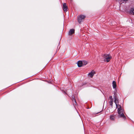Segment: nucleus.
<instances>
[{
    "mask_svg": "<svg viewBox=\"0 0 134 134\" xmlns=\"http://www.w3.org/2000/svg\"><path fill=\"white\" fill-rule=\"evenodd\" d=\"M57 47H56L55 48H53L52 49L51 53L52 55H54L57 53Z\"/></svg>",
    "mask_w": 134,
    "mask_h": 134,
    "instance_id": "20e7f679",
    "label": "nucleus"
},
{
    "mask_svg": "<svg viewBox=\"0 0 134 134\" xmlns=\"http://www.w3.org/2000/svg\"><path fill=\"white\" fill-rule=\"evenodd\" d=\"M116 117V115L115 114H113L110 116V120L112 121H114L115 118Z\"/></svg>",
    "mask_w": 134,
    "mask_h": 134,
    "instance_id": "423d86ee",
    "label": "nucleus"
},
{
    "mask_svg": "<svg viewBox=\"0 0 134 134\" xmlns=\"http://www.w3.org/2000/svg\"><path fill=\"white\" fill-rule=\"evenodd\" d=\"M109 98L110 99H111L110 100H113V99L112 98V97L111 96H109Z\"/></svg>",
    "mask_w": 134,
    "mask_h": 134,
    "instance_id": "f3484780",
    "label": "nucleus"
},
{
    "mask_svg": "<svg viewBox=\"0 0 134 134\" xmlns=\"http://www.w3.org/2000/svg\"><path fill=\"white\" fill-rule=\"evenodd\" d=\"M116 1L118 2L119 3L122 4L124 3V2H126L128 0H115Z\"/></svg>",
    "mask_w": 134,
    "mask_h": 134,
    "instance_id": "9b49d317",
    "label": "nucleus"
},
{
    "mask_svg": "<svg viewBox=\"0 0 134 134\" xmlns=\"http://www.w3.org/2000/svg\"><path fill=\"white\" fill-rule=\"evenodd\" d=\"M130 13L134 15V8H131L130 11Z\"/></svg>",
    "mask_w": 134,
    "mask_h": 134,
    "instance_id": "f8f14e48",
    "label": "nucleus"
},
{
    "mask_svg": "<svg viewBox=\"0 0 134 134\" xmlns=\"http://www.w3.org/2000/svg\"><path fill=\"white\" fill-rule=\"evenodd\" d=\"M111 58V56H108L105 59H104V61H106L107 62H109Z\"/></svg>",
    "mask_w": 134,
    "mask_h": 134,
    "instance_id": "1a4fd4ad",
    "label": "nucleus"
},
{
    "mask_svg": "<svg viewBox=\"0 0 134 134\" xmlns=\"http://www.w3.org/2000/svg\"><path fill=\"white\" fill-rule=\"evenodd\" d=\"M109 54H104L103 55V58H105V59L106 58L108 57V56H109Z\"/></svg>",
    "mask_w": 134,
    "mask_h": 134,
    "instance_id": "4468645a",
    "label": "nucleus"
},
{
    "mask_svg": "<svg viewBox=\"0 0 134 134\" xmlns=\"http://www.w3.org/2000/svg\"><path fill=\"white\" fill-rule=\"evenodd\" d=\"M83 66L86 65L87 64V62L86 61H82Z\"/></svg>",
    "mask_w": 134,
    "mask_h": 134,
    "instance_id": "2eb2a0df",
    "label": "nucleus"
},
{
    "mask_svg": "<svg viewBox=\"0 0 134 134\" xmlns=\"http://www.w3.org/2000/svg\"><path fill=\"white\" fill-rule=\"evenodd\" d=\"M85 17H86L85 16L82 15H81L78 16L77 18L78 22L79 23H81V22L82 21V20H84Z\"/></svg>",
    "mask_w": 134,
    "mask_h": 134,
    "instance_id": "f03ea898",
    "label": "nucleus"
},
{
    "mask_svg": "<svg viewBox=\"0 0 134 134\" xmlns=\"http://www.w3.org/2000/svg\"><path fill=\"white\" fill-rule=\"evenodd\" d=\"M113 100H110L109 102V103L110 105L111 106L113 105Z\"/></svg>",
    "mask_w": 134,
    "mask_h": 134,
    "instance_id": "dca6fc26",
    "label": "nucleus"
},
{
    "mask_svg": "<svg viewBox=\"0 0 134 134\" xmlns=\"http://www.w3.org/2000/svg\"><path fill=\"white\" fill-rule=\"evenodd\" d=\"M63 9L65 12H66L68 11V8L66 3H64L63 4Z\"/></svg>",
    "mask_w": 134,
    "mask_h": 134,
    "instance_id": "7ed1b4c3",
    "label": "nucleus"
},
{
    "mask_svg": "<svg viewBox=\"0 0 134 134\" xmlns=\"http://www.w3.org/2000/svg\"><path fill=\"white\" fill-rule=\"evenodd\" d=\"M75 99L74 95H72V99Z\"/></svg>",
    "mask_w": 134,
    "mask_h": 134,
    "instance_id": "a211bd4d",
    "label": "nucleus"
},
{
    "mask_svg": "<svg viewBox=\"0 0 134 134\" xmlns=\"http://www.w3.org/2000/svg\"><path fill=\"white\" fill-rule=\"evenodd\" d=\"M116 94L115 93H114V102L116 104V108H118V117L119 118H122L124 120H125L126 119V116L124 115V113H125L124 110L122 109L121 106L120 105H117L116 103L118 102V100L116 97Z\"/></svg>",
    "mask_w": 134,
    "mask_h": 134,
    "instance_id": "f257e3e1",
    "label": "nucleus"
},
{
    "mask_svg": "<svg viewBox=\"0 0 134 134\" xmlns=\"http://www.w3.org/2000/svg\"><path fill=\"white\" fill-rule=\"evenodd\" d=\"M72 100V101L73 103L74 104V105H76V100L75 99H71Z\"/></svg>",
    "mask_w": 134,
    "mask_h": 134,
    "instance_id": "ddd939ff",
    "label": "nucleus"
},
{
    "mask_svg": "<svg viewBox=\"0 0 134 134\" xmlns=\"http://www.w3.org/2000/svg\"><path fill=\"white\" fill-rule=\"evenodd\" d=\"M95 74V72L94 70H92L91 72L89 73L88 75L91 77H92Z\"/></svg>",
    "mask_w": 134,
    "mask_h": 134,
    "instance_id": "0eeeda50",
    "label": "nucleus"
},
{
    "mask_svg": "<svg viewBox=\"0 0 134 134\" xmlns=\"http://www.w3.org/2000/svg\"><path fill=\"white\" fill-rule=\"evenodd\" d=\"M75 33V30L74 29H70L69 31L68 34L69 36Z\"/></svg>",
    "mask_w": 134,
    "mask_h": 134,
    "instance_id": "39448f33",
    "label": "nucleus"
},
{
    "mask_svg": "<svg viewBox=\"0 0 134 134\" xmlns=\"http://www.w3.org/2000/svg\"><path fill=\"white\" fill-rule=\"evenodd\" d=\"M77 65L79 67H81L83 66L82 61H79L78 62Z\"/></svg>",
    "mask_w": 134,
    "mask_h": 134,
    "instance_id": "6e6552de",
    "label": "nucleus"
},
{
    "mask_svg": "<svg viewBox=\"0 0 134 134\" xmlns=\"http://www.w3.org/2000/svg\"><path fill=\"white\" fill-rule=\"evenodd\" d=\"M112 86L113 88L114 89L116 88V82L114 81H113L112 83Z\"/></svg>",
    "mask_w": 134,
    "mask_h": 134,
    "instance_id": "9d476101",
    "label": "nucleus"
}]
</instances>
